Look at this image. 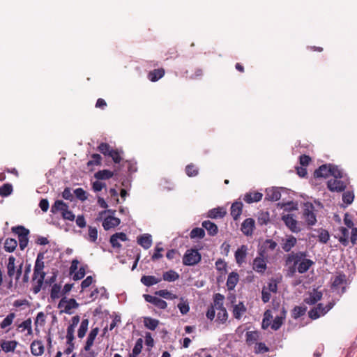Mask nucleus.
Returning a JSON list of instances; mask_svg holds the SVG:
<instances>
[{
	"mask_svg": "<svg viewBox=\"0 0 357 357\" xmlns=\"http://www.w3.org/2000/svg\"><path fill=\"white\" fill-rule=\"evenodd\" d=\"M307 257V252H292L288 254L285 259V266H287V276L293 277L297 271L301 274L306 273L314 264Z\"/></svg>",
	"mask_w": 357,
	"mask_h": 357,
	"instance_id": "obj_1",
	"label": "nucleus"
},
{
	"mask_svg": "<svg viewBox=\"0 0 357 357\" xmlns=\"http://www.w3.org/2000/svg\"><path fill=\"white\" fill-rule=\"evenodd\" d=\"M348 183V179L346 177L332 178L328 181L327 186L331 191L339 192L344 191Z\"/></svg>",
	"mask_w": 357,
	"mask_h": 357,
	"instance_id": "obj_2",
	"label": "nucleus"
},
{
	"mask_svg": "<svg viewBox=\"0 0 357 357\" xmlns=\"http://www.w3.org/2000/svg\"><path fill=\"white\" fill-rule=\"evenodd\" d=\"M202 257L198 250L189 249L183 257V264L185 266H194L201 261Z\"/></svg>",
	"mask_w": 357,
	"mask_h": 357,
	"instance_id": "obj_3",
	"label": "nucleus"
},
{
	"mask_svg": "<svg viewBox=\"0 0 357 357\" xmlns=\"http://www.w3.org/2000/svg\"><path fill=\"white\" fill-rule=\"evenodd\" d=\"M12 231L18 235L20 248L23 250L28 245V235L29 234V229L24 228L23 226H18L13 227Z\"/></svg>",
	"mask_w": 357,
	"mask_h": 357,
	"instance_id": "obj_4",
	"label": "nucleus"
},
{
	"mask_svg": "<svg viewBox=\"0 0 357 357\" xmlns=\"http://www.w3.org/2000/svg\"><path fill=\"white\" fill-rule=\"evenodd\" d=\"M266 268L265 250L261 249L259 251V256L253 261L252 268L257 273H264Z\"/></svg>",
	"mask_w": 357,
	"mask_h": 357,
	"instance_id": "obj_5",
	"label": "nucleus"
},
{
	"mask_svg": "<svg viewBox=\"0 0 357 357\" xmlns=\"http://www.w3.org/2000/svg\"><path fill=\"white\" fill-rule=\"evenodd\" d=\"M282 220L284 222L288 229L293 233L301 231L298 222L295 219L293 214H286L282 216Z\"/></svg>",
	"mask_w": 357,
	"mask_h": 357,
	"instance_id": "obj_6",
	"label": "nucleus"
},
{
	"mask_svg": "<svg viewBox=\"0 0 357 357\" xmlns=\"http://www.w3.org/2000/svg\"><path fill=\"white\" fill-rule=\"evenodd\" d=\"M314 210V207L312 204L307 202L304 204L303 217L309 225H314L317 222Z\"/></svg>",
	"mask_w": 357,
	"mask_h": 357,
	"instance_id": "obj_7",
	"label": "nucleus"
},
{
	"mask_svg": "<svg viewBox=\"0 0 357 357\" xmlns=\"http://www.w3.org/2000/svg\"><path fill=\"white\" fill-rule=\"evenodd\" d=\"M79 306V304L77 303V301L74 298H70L68 299L66 297H63L59 301V303L58 305V307L61 308L64 307V312L66 314H71L70 310L77 308Z\"/></svg>",
	"mask_w": 357,
	"mask_h": 357,
	"instance_id": "obj_8",
	"label": "nucleus"
},
{
	"mask_svg": "<svg viewBox=\"0 0 357 357\" xmlns=\"http://www.w3.org/2000/svg\"><path fill=\"white\" fill-rule=\"evenodd\" d=\"M128 240L127 236L123 232H117L111 236L109 242L112 246L114 248H121V244L119 243L121 241H126Z\"/></svg>",
	"mask_w": 357,
	"mask_h": 357,
	"instance_id": "obj_9",
	"label": "nucleus"
},
{
	"mask_svg": "<svg viewBox=\"0 0 357 357\" xmlns=\"http://www.w3.org/2000/svg\"><path fill=\"white\" fill-rule=\"evenodd\" d=\"M144 298L146 302L153 304L159 309H165L167 303L164 300L149 294H144Z\"/></svg>",
	"mask_w": 357,
	"mask_h": 357,
	"instance_id": "obj_10",
	"label": "nucleus"
},
{
	"mask_svg": "<svg viewBox=\"0 0 357 357\" xmlns=\"http://www.w3.org/2000/svg\"><path fill=\"white\" fill-rule=\"evenodd\" d=\"M255 222L252 218L245 219L241 225V231L246 236L252 234L255 229Z\"/></svg>",
	"mask_w": 357,
	"mask_h": 357,
	"instance_id": "obj_11",
	"label": "nucleus"
},
{
	"mask_svg": "<svg viewBox=\"0 0 357 357\" xmlns=\"http://www.w3.org/2000/svg\"><path fill=\"white\" fill-rule=\"evenodd\" d=\"M282 248L284 251L288 252L296 245L297 239L292 235L287 236V238L282 240Z\"/></svg>",
	"mask_w": 357,
	"mask_h": 357,
	"instance_id": "obj_12",
	"label": "nucleus"
},
{
	"mask_svg": "<svg viewBox=\"0 0 357 357\" xmlns=\"http://www.w3.org/2000/svg\"><path fill=\"white\" fill-rule=\"evenodd\" d=\"M31 352L33 356H41L44 353L45 347L40 340H34L31 344Z\"/></svg>",
	"mask_w": 357,
	"mask_h": 357,
	"instance_id": "obj_13",
	"label": "nucleus"
},
{
	"mask_svg": "<svg viewBox=\"0 0 357 357\" xmlns=\"http://www.w3.org/2000/svg\"><path fill=\"white\" fill-rule=\"evenodd\" d=\"M120 219L113 216H109L104 219L102 227L105 230H109L118 226L120 224Z\"/></svg>",
	"mask_w": 357,
	"mask_h": 357,
	"instance_id": "obj_14",
	"label": "nucleus"
},
{
	"mask_svg": "<svg viewBox=\"0 0 357 357\" xmlns=\"http://www.w3.org/2000/svg\"><path fill=\"white\" fill-rule=\"evenodd\" d=\"M137 243L144 249H149V248H151L152 245L151 236L149 234H144L143 235L139 236L137 238Z\"/></svg>",
	"mask_w": 357,
	"mask_h": 357,
	"instance_id": "obj_15",
	"label": "nucleus"
},
{
	"mask_svg": "<svg viewBox=\"0 0 357 357\" xmlns=\"http://www.w3.org/2000/svg\"><path fill=\"white\" fill-rule=\"evenodd\" d=\"M248 248L245 245H242L235 252V259L236 263L241 265L244 262L247 255Z\"/></svg>",
	"mask_w": 357,
	"mask_h": 357,
	"instance_id": "obj_16",
	"label": "nucleus"
},
{
	"mask_svg": "<svg viewBox=\"0 0 357 357\" xmlns=\"http://www.w3.org/2000/svg\"><path fill=\"white\" fill-rule=\"evenodd\" d=\"M281 197V193L278 188H272L266 190V199L270 201H278Z\"/></svg>",
	"mask_w": 357,
	"mask_h": 357,
	"instance_id": "obj_17",
	"label": "nucleus"
},
{
	"mask_svg": "<svg viewBox=\"0 0 357 357\" xmlns=\"http://www.w3.org/2000/svg\"><path fill=\"white\" fill-rule=\"evenodd\" d=\"M98 331H99L98 328H94L90 331V333L88 335L87 340H86V344L84 346L85 351H90L91 347L93 344L94 340L98 333Z\"/></svg>",
	"mask_w": 357,
	"mask_h": 357,
	"instance_id": "obj_18",
	"label": "nucleus"
},
{
	"mask_svg": "<svg viewBox=\"0 0 357 357\" xmlns=\"http://www.w3.org/2000/svg\"><path fill=\"white\" fill-rule=\"evenodd\" d=\"M347 282V276L344 273H338L335 278L332 282V288L337 289V288L345 284Z\"/></svg>",
	"mask_w": 357,
	"mask_h": 357,
	"instance_id": "obj_19",
	"label": "nucleus"
},
{
	"mask_svg": "<svg viewBox=\"0 0 357 357\" xmlns=\"http://www.w3.org/2000/svg\"><path fill=\"white\" fill-rule=\"evenodd\" d=\"M331 165H323L314 172V176L317 178H326L331 175Z\"/></svg>",
	"mask_w": 357,
	"mask_h": 357,
	"instance_id": "obj_20",
	"label": "nucleus"
},
{
	"mask_svg": "<svg viewBox=\"0 0 357 357\" xmlns=\"http://www.w3.org/2000/svg\"><path fill=\"white\" fill-rule=\"evenodd\" d=\"M140 281L145 286L151 287L159 283L161 281V278H156L153 275H143Z\"/></svg>",
	"mask_w": 357,
	"mask_h": 357,
	"instance_id": "obj_21",
	"label": "nucleus"
},
{
	"mask_svg": "<svg viewBox=\"0 0 357 357\" xmlns=\"http://www.w3.org/2000/svg\"><path fill=\"white\" fill-rule=\"evenodd\" d=\"M17 345V342L15 340L2 341L0 343L2 350L6 353L13 352L16 349Z\"/></svg>",
	"mask_w": 357,
	"mask_h": 357,
	"instance_id": "obj_22",
	"label": "nucleus"
},
{
	"mask_svg": "<svg viewBox=\"0 0 357 357\" xmlns=\"http://www.w3.org/2000/svg\"><path fill=\"white\" fill-rule=\"evenodd\" d=\"M238 279L239 277L237 273L231 272L229 274L227 280V287L229 290H233L235 288L238 282Z\"/></svg>",
	"mask_w": 357,
	"mask_h": 357,
	"instance_id": "obj_23",
	"label": "nucleus"
},
{
	"mask_svg": "<svg viewBox=\"0 0 357 357\" xmlns=\"http://www.w3.org/2000/svg\"><path fill=\"white\" fill-rule=\"evenodd\" d=\"M243 204L236 202L231 206V215L236 220L242 213Z\"/></svg>",
	"mask_w": 357,
	"mask_h": 357,
	"instance_id": "obj_24",
	"label": "nucleus"
},
{
	"mask_svg": "<svg viewBox=\"0 0 357 357\" xmlns=\"http://www.w3.org/2000/svg\"><path fill=\"white\" fill-rule=\"evenodd\" d=\"M262 194L258 192L246 193L244 196V201L247 203L257 202L261 199Z\"/></svg>",
	"mask_w": 357,
	"mask_h": 357,
	"instance_id": "obj_25",
	"label": "nucleus"
},
{
	"mask_svg": "<svg viewBox=\"0 0 357 357\" xmlns=\"http://www.w3.org/2000/svg\"><path fill=\"white\" fill-rule=\"evenodd\" d=\"M322 297V294L318 291H314L308 297L305 298V302L309 305H313L317 301H320Z\"/></svg>",
	"mask_w": 357,
	"mask_h": 357,
	"instance_id": "obj_26",
	"label": "nucleus"
},
{
	"mask_svg": "<svg viewBox=\"0 0 357 357\" xmlns=\"http://www.w3.org/2000/svg\"><path fill=\"white\" fill-rule=\"evenodd\" d=\"M202 227L207 230L210 236H214L218 233L217 225L209 220L204 221L202 222Z\"/></svg>",
	"mask_w": 357,
	"mask_h": 357,
	"instance_id": "obj_27",
	"label": "nucleus"
},
{
	"mask_svg": "<svg viewBox=\"0 0 357 357\" xmlns=\"http://www.w3.org/2000/svg\"><path fill=\"white\" fill-rule=\"evenodd\" d=\"M246 311V307L244 305L243 303H239L238 304H236L234 306L233 308V314L234 317L237 319H240L242 317V315L244 312Z\"/></svg>",
	"mask_w": 357,
	"mask_h": 357,
	"instance_id": "obj_28",
	"label": "nucleus"
},
{
	"mask_svg": "<svg viewBox=\"0 0 357 357\" xmlns=\"http://www.w3.org/2000/svg\"><path fill=\"white\" fill-rule=\"evenodd\" d=\"M68 206L62 200H56L52 206L51 212L56 213L58 211H61V213L67 208Z\"/></svg>",
	"mask_w": 357,
	"mask_h": 357,
	"instance_id": "obj_29",
	"label": "nucleus"
},
{
	"mask_svg": "<svg viewBox=\"0 0 357 357\" xmlns=\"http://www.w3.org/2000/svg\"><path fill=\"white\" fill-rule=\"evenodd\" d=\"M226 214V211L222 208H215L210 210L208 213V216L211 218H221Z\"/></svg>",
	"mask_w": 357,
	"mask_h": 357,
	"instance_id": "obj_30",
	"label": "nucleus"
},
{
	"mask_svg": "<svg viewBox=\"0 0 357 357\" xmlns=\"http://www.w3.org/2000/svg\"><path fill=\"white\" fill-rule=\"evenodd\" d=\"M114 174L108 169L98 171L95 173L94 177L98 180H106L112 178Z\"/></svg>",
	"mask_w": 357,
	"mask_h": 357,
	"instance_id": "obj_31",
	"label": "nucleus"
},
{
	"mask_svg": "<svg viewBox=\"0 0 357 357\" xmlns=\"http://www.w3.org/2000/svg\"><path fill=\"white\" fill-rule=\"evenodd\" d=\"M259 337V333L257 331H248L245 334V341L248 345H251L254 343H257Z\"/></svg>",
	"mask_w": 357,
	"mask_h": 357,
	"instance_id": "obj_32",
	"label": "nucleus"
},
{
	"mask_svg": "<svg viewBox=\"0 0 357 357\" xmlns=\"http://www.w3.org/2000/svg\"><path fill=\"white\" fill-rule=\"evenodd\" d=\"M144 324L149 330L154 331L159 324V321L151 317H144Z\"/></svg>",
	"mask_w": 357,
	"mask_h": 357,
	"instance_id": "obj_33",
	"label": "nucleus"
},
{
	"mask_svg": "<svg viewBox=\"0 0 357 357\" xmlns=\"http://www.w3.org/2000/svg\"><path fill=\"white\" fill-rule=\"evenodd\" d=\"M165 75V70L162 68L154 70L149 73V78L152 82H156Z\"/></svg>",
	"mask_w": 357,
	"mask_h": 357,
	"instance_id": "obj_34",
	"label": "nucleus"
},
{
	"mask_svg": "<svg viewBox=\"0 0 357 357\" xmlns=\"http://www.w3.org/2000/svg\"><path fill=\"white\" fill-rule=\"evenodd\" d=\"M15 258L13 256H10L8 258V263L7 264V274L11 279L15 273Z\"/></svg>",
	"mask_w": 357,
	"mask_h": 357,
	"instance_id": "obj_35",
	"label": "nucleus"
},
{
	"mask_svg": "<svg viewBox=\"0 0 357 357\" xmlns=\"http://www.w3.org/2000/svg\"><path fill=\"white\" fill-rule=\"evenodd\" d=\"M89 321L87 319H84L82 321L79 328L77 331V336L79 338H83L88 330Z\"/></svg>",
	"mask_w": 357,
	"mask_h": 357,
	"instance_id": "obj_36",
	"label": "nucleus"
},
{
	"mask_svg": "<svg viewBox=\"0 0 357 357\" xmlns=\"http://www.w3.org/2000/svg\"><path fill=\"white\" fill-rule=\"evenodd\" d=\"M17 245V241L14 238H7L4 243V249L6 252H13Z\"/></svg>",
	"mask_w": 357,
	"mask_h": 357,
	"instance_id": "obj_37",
	"label": "nucleus"
},
{
	"mask_svg": "<svg viewBox=\"0 0 357 357\" xmlns=\"http://www.w3.org/2000/svg\"><path fill=\"white\" fill-rule=\"evenodd\" d=\"M258 223L261 225H267L270 221V214L268 211H260L257 216Z\"/></svg>",
	"mask_w": 357,
	"mask_h": 357,
	"instance_id": "obj_38",
	"label": "nucleus"
},
{
	"mask_svg": "<svg viewBox=\"0 0 357 357\" xmlns=\"http://www.w3.org/2000/svg\"><path fill=\"white\" fill-rule=\"evenodd\" d=\"M163 280L168 282H174L178 279L179 275L174 271L170 270L165 272L162 275Z\"/></svg>",
	"mask_w": 357,
	"mask_h": 357,
	"instance_id": "obj_39",
	"label": "nucleus"
},
{
	"mask_svg": "<svg viewBox=\"0 0 357 357\" xmlns=\"http://www.w3.org/2000/svg\"><path fill=\"white\" fill-rule=\"evenodd\" d=\"M225 297L220 294H216L214 296L213 305L211 306H214V308L216 310L225 308L223 306V301Z\"/></svg>",
	"mask_w": 357,
	"mask_h": 357,
	"instance_id": "obj_40",
	"label": "nucleus"
},
{
	"mask_svg": "<svg viewBox=\"0 0 357 357\" xmlns=\"http://www.w3.org/2000/svg\"><path fill=\"white\" fill-rule=\"evenodd\" d=\"M44 280H45V278H44V275L43 274L41 275V277H40L39 278L36 279V281H33V288H32V291H33L34 294H37L38 293L40 292V291L41 290L42 286H43V284L44 283Z\"/></svg>",
	"mask_w": 357,
	"mask_h": 357,
	"instance_id": "obj_41",
	"label": "nucleus"
},
{
	"mask_svg": "<svg viewBox=\"0 0 357 357\" xmlns=\"http://www.w3.org/2000/svg\"><path fill=\"white\" fill-rule=\"evenodd\" d=\"M282 315L276 316L273 319V324H271V328L274 331H277L280 328L282 324V320L285 316V311H282Z\"/></svg>",
	"mask_w": 357,
	"mask_h": 357,
	"instance_id": "obj_42",
	"label": "nucleus"
},
{
	"mask_svg": "<svg viewBox=\"0 0 357 357\" xmlns=\"http://www.w3.org/2000/svg\"><path fill=\"white\" fill-rule=\"evenodd\" d=\"M205 236V231L202 228L196 227L192 229L190 234L191 238H203Z\"/></svg>",
	"mask_w": 357,
	"mask_h": 357,
	"instance_id": "obj_43",
	"label": "nucleus"
},
{
	"mask_svg": "<svg viewBox=\"0 0 357 357\" xmlns=\"http://www.w3.org/2000/svg\"><path fill=\"white\" fill-rule=\"evenodd\" d=\"M216 310L218 311L216 321H219L221 324H224L228 318V314L226 309L222 308Z\"/></svg>",
	"mask_w": 357,
	"mask_h": 357,
	"instance_id": "obj_44",
	"label": "nucleus"
},
{
	"mask_svg": "<svg viewBox=\"0 0 357 357\" xmlns=\"http://www.w3.org/2000/svg\"><path fill=\"white\" fill-rule=\"evenodd\" d=\"M15 317V314L14 313H10L1 321V323L0 324V327L1 328H6L8 327L12 324Z\"/></svg>",
	"mask_w": 357,
	"mask_h": 357,
	"instance_id": "obj_45",
	"label": "nucleus"
},
{
	"mask_svg": "<svg viewBox=\"0 0 357 357\" xmlns=\"http://www.w3.org/2000/svg\"><path fill=\"white\" fill-rule=\"evenodd\" d=\"M43 259H44L43 254L39 253L37 256V259L36 260L35 266H34V268L36 269V271H43V268L45 267Z\"/></svg>",
	"mask_w": 357,
	"mask_h": 357,
	"instance_id": "obj_46",
	"label": "nucleus"
},
{
	"mask_svg": "<svg viewBox=\"0 0 357 357\" xmlns=\"http://www.w3.org/2000/svg\"><path fill=\"white\" fill-rule=\"evenodd\" d=\"M177 307L182 314H186L190 310L188 301H184L183 298H181V302L178 304Z\"/></svg>",
	"mask_w": 357,
	"mask_h": 357,
	"instance_id": "obj_47",
	"label": "nucleus"
},
{
	"mask_svg": "<svg viewBox=\"0 0 357 357\" xmlns=\"http://www.w3.org/2000/svg\"><path fill=\"white\" fill-rule=\"evenodd\" d=\"M61 295V286L57 284H54L51 289L50 296L52 299L55 300L59 298Z\"/></svg>",
	"mask_w": 357,
	"mask_h": 357,
	"instance_id": "obj_48",
	"label": "nucleus"
},
{
	"mask_svg": "<svg viewBox=\"0 0 357 357\" xmlns=\"http://www.w3.org/2000/svg\"><path fill=\"white\" fill-rule=\"evenodd\" d=\"M13 191V187L9 183L3 184L0 188V195L2 197H6L11 194Z\"/></svg>",
	"mask_w": 357,
	"mask_h": 357,
	"instance_id": "obj_49",
	"label": "nucleus"
},
{
	"mask_svg": "<svg viewBox=\"0 0 357 357\" xmlns=\"http://www.w3.org/2000/svg\"><path fill=\"white\" fill-rule=\"evenodd\" d=\"M155 294L160 296V297L166 298V299L172 300V299H174V298H177L176 295L172 294L170 291H169L166 289L158 291L155 292Z\"/></svg>",
	"mask_w": 357,
	"mask_h": 357,
	"instance_id": "obj_50",
	"label": "nucleus"
},
{
	"mask_svg": "<svg viewBox=\"0 0 357 357\" xmlns=\"http://www.w3.org/2000/svg\"><path fill=\"white\" fill-rule=\"evenodd\" d=\"M342 236L340 237V241L344 245H347L349 241V229L344 227H342L341 229Z\"/></svg>",
	"mask_w": 357,
	"mask_h": 357,
	"instance_id": "obj_51",
	"label": "nucleus"
},
{
	"mask_svg": "<svg viewBox=\"0 0 357 357\" xmlns=\"http://www.w3.org/2000/svg\"><path fill=\"white\" fill-rule=\"evenodd\" d=\"M74 194L76 196V197L84 202L87 199V193L85 190H84L82 188H77L74 190Z\"/></svg>",
	"mask_w": 357,
	"mask_h": 357,
	"instance_id": "obj_52",
	"label": "nucleus"
},
{
	"mask_svg": "<svg viewBox=\"0 0 357 357\" xmlns=\"http://www.w3.org/2000/svg\"><path fill=\"white\" fill-rule=\"evenodd\" d=\"M102 158L100 155L98 153L93 154L91 155V159L88 161L87 165L89 167L93 166V165H98L101 162Z\"/></svg>",
	"mask_w": 357,
	"mask_h": 357,
	"instance_id": "obj_53",
	"label": "nucleus"
},
{
	"mask_svg": "<svg viewBox=\"0 0 357 357\" xmlns=\"http://www.w3.org/2000/svg\"><path fill=\"white\" fill-rule=\"evenodd\" d=\"M333 304L331 303H328L326 306H324L322 303H319L315 307L317 309L319 313H321L322 315H324L333 307Z\"/></svg>",
	"mask_w": 357,
	"mask_h": 357,
	"instance_id": "obj_54",
	"label": "nucleus"
},
{
	"mask_svg": "<svg viewBox=\"0 0 357 357\" xmlns=\"http://www.w3.org/2000/svg\"><path fill=\"white\" fill-rule=\"evenodd\" d=\"M331 175L333 176V178H343V177H344L343 172L340 170L337 166L331 165Z\"/></svg>",
	"mask_w": 357,
	"mask_h": 357,
	"instance_id": "obj_55",
	"label": "nucleus"
},
{
	"mask_svg": "<svg viewBox=\"0 0 357 357\" xmlns=\"http://www.w3.org/2000/svg\"><path fill=\"white\" fill-rule=\"evenodd\" d=\"M76 326H73L72 325H69V326L67 328V334H66V339H67V343H70L71 342H73L74 340V333L75 329Z\"/></svg>",
	"mask_w": 357,
	"mask_h": 357,
	"instance_id": "obj_56",
	"label": "nucleus"
},
{
	"mask_svg": "<svg viewBox=\"0 0 357 357\" xmlns=\"http://www.w3.org/2000/svg\"><path fill=\"white\" fill-rule=\"evenodd\" d=\"M269 349L263 342L256 343L255 352L256 354H264L268 351Z\"/></svg>",
	"mask_w": 357,
	"mask_h": 357,
	"instance_id": "obj_57",
	"label": "nucleus"
},
{
	"mask_svg": "<svg viewBox=\"0 0 357 357\" xmlns=\"http://www.w3.org/2000/svg\"><path fill=\"white\" fill-rule=\"evenodd\" d=\"M354 193L350 191L344 192L342 195V200L347 204H351L354 201Z\"/></svg>",
	"mask_w": 357,
	"mask_h": 357,
	"instance_id": "obj_58",
	"label": "nucleus"
},
{
	"mask_svg": "<svg viewBox=\"0 0 357 357\" xmlns=\"http://www.w3.org/2000/svg\"><path fill=\"white\" fill-rule=\"evenodd\" d=\"M98 238V230L95 227H89V240L91 242H96Z\"/></svg>",
	"mask_w": 357,
	"mask_h": 357,
	"instance_id": "obj_59",
	"label": "nucleus"
},
{
	"mask_svg": "<svg viewBox=\"0 0 357 357\" xmlns=\"http://www.w3.org/2000/svg\"><path fill=\"white\" fill-rule=\"evenodd\" d=\"M162 251H163V248L161 247V243H159L155 248V252L151 257L152 260L155 261L160 259L162 257V254H160Z\"/></svg>",
	"mask_w": 357,
	"mask_h": 357,
	"instance_id": "obj_60",
	"label": "nucleus"
},
{
	"mask_svg": "<svg viewBox=\"0 0 357 357\" xmlns=\"http://www.w3.org/2000/svg\"><path fill=\"white\" fill-rule=\"evenodd\" d=\"M306 311V307L301 306H296L293 310V314L294 318H298L303 316Z\"/></svg>",
	"mask_w": 357,
	"mask_h": 357,
	"instance_id": "obj_61",
	"label": "nucleus"
},
{
	"mask_svg": "<svg viewBox=\"0 0 357 357\" xmlns=\"http://www.w3.org/2000/svg\"><path fill=\"white\" fill-rule=\"evenodd\" d=\"M98 149L100 152H101L105 155H108L109 153L111 151L110 146L107 143H101Z\"/></svg>",
	"mask_w": 357,
	"mask_h": 357,
	"instance_id": "obj_62",
	"label": "nucleus"
},
{
	"mask_svg": "<svg viewBox=\"0 0 357 357\" xmlns=\"http://www.w3.org/2000/svg\"><path fill=\"white\" fill-rule=\"evenodd\" d=\"M142 349V340L138 339L135 343L134 348L132 349V354L138 356Z\"/></svg>",
	"mask_w": 357,
	"mask_h": 357,
	"instance_id": "obj_63",
	"label": "nucleus"
},
{
	"mask_svg": "<svg viewBox=\"0 0 357 357\" xmlns=\"http://www.w3.org/2000/svg\"><path fill=\"white\" fill-rule=\"evenodd\" d=\"M108 155L112 158L115 163H120L121 161V158L117 150L112 149Z\"/></svg>",
	"mask_w": 357,
	"mask_h": 357,
	"instance_id": "obj_64",
	"label": "nucleus"
}]
</instances>
